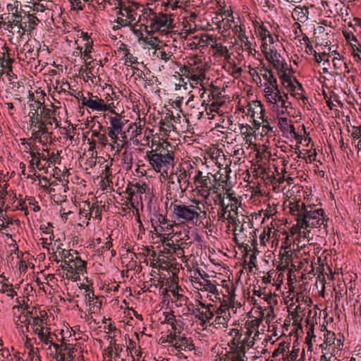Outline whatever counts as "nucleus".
I'll return each instance as SVG.
<instances>
[{"label":"nucleus","instance_id":"nucleus-8","mask_svg":"<svg viewBox=\"0 0 361 361\" xmlns=\"http://www.w3.org/2000/svg\"><path fill=\"white\" fill-rule=\"evenodd\" d=\"M226 91L225 84L222 87L217 85H212L211 94L212 97V102L210 105L211 111H215L222 117V122L224 121V112L221 108L224 106L226 99L222 92Z\"/></svg>","mask_w":361,"mask_h":361},{"label":"nucleus","instance_id":"nucleus-16","mask_svg":"<svg viewBox=\"0 0 361 361\" xmlns=\"http://www.w3.org/2000/svg\"><path fill=\"white\" fill-rule=\"evenodd\" d=\"M14 62V59L8 58L1 62V69L0 70V75L6 73L8 76L9 81L13 79H17V75L13 73L12 64Z\"/></svg>","mask_w":361,"mask_h":361},{"label":"nucleus","instance_id":"nucleus-30","mask_svg":"<svg viewBox=\"0 0 361 361\" xmlns=\"http://www.w3.org/2000/svg\"><path fill=\"white\" fill-rule=\"evenodd\" d=\"M133 9L130 8L129 7H123L121 6V9L116 13L117 16H121L123 17H126L130 21H133L135 20V17L132 14Z\"/></svg>","mask_w":361,"mask_h":361},{"label":"nucleus","instance_id":"nucleus-7","mask_svg":"<svg viewBox=\"0 0 361 361\" xmlns=\"http://www.w3.org/2000/svg\"><path fill=\"white\" fill-rule=\"evenodd\" d=\"M231 193L229 192V190L227 188V199L229 200L231 204H227V209L230 207L231 209L228 211L229 214L227 216V223L228 225L227 226V232L230 231V228L232 226V231L233 232V235H235L234 239L236 240V232L238 231V227H239V231L242 232L243 224H241V221L238 219V205L240 204L238 200L235 197H233L231 196Z\"/></svg>","mask_w":361,"mask_h":361},{"label":"nucleus","instance_id":"nucleus-44","mask_svg":"<svg viewBox=\"0 0 361 361\" xmlns=\"http://www.w3.org/2000/svg\"><path fill=\"white\" fill-rule=\"evenodd\" d=\"M63 350L68 352V358L73 360V353L74 352V348L71 346V345L65 344Z\"/></svg>","mask_w":361,"mask_h":361},{"label":"nucleus","instance_id":"nucleus-11","mask_svg":"<svg viewBox=\"0 0 361 361\" xmlns=\"http://www.w3.org/2000/svg\"><path fill=\"white\" fill-rule=\"evenodd\" d=\"M224 147V144L223 143V140H221V142H219L217 147L213 149L212 158L215 161L216 164L219 169L217 172L224 173L226 176V167H224L226 164V155L223 149Z\"/></svg>","mask_w":361,"mask_h":361},{"label":"nucleus","instance_id":"nucleus-17","mask_svg":"<svg viewBox=\"0 0 361 361\" xmlns=\"http://www.w3.org/2000/svg\"><path fill=\"white\" fill-rule=\"evenodd\" d=\"M265 57L267 61L273 64L276 69L281 71L284 68L283 63L280 60L281 55L276 49H270L269 53H266Z\"/></svg>","mask_w":361,"mask_h":361},{"label":"nucleus","instance_id":"nucleus-19","mask_svg":"<svg viewBox=\"0 0 361 361\" xmlns=\"http://www.w3.org/2000/svg\"><path fill=\"white\" fill-rule=\"evenodd\" d=\"M227 293V311L229 312V315L231 316L230 311H232L233 314H236L238 309L240 308L241 304L238 301H235V295L233 290H229L228 286Z\"/></svg>","mask_w":361,"mask_h":361},{"label":"nucleus","instance_id":"nucleus-28","mask_svg":"<svg viewBox=\"0 0 361 361\" xmlns=\"http://www.w3.org/2000/svg\"><path fill=\"white\" fill-rule=\"evenodd\" d=\"M26 147L29 148V149H30V152L29 153L30 154V157L32 158V159H35L36 160V164H35L36 167L38 168L39 170H41V169L39 168V164H40V161H39V152H34L33 151V149L38 150L39 147L37 146L32 147L30 143H27Z\"/></svg>","mask_w":361,"mask_h":361},{"label":"nucleus","instance_id":"nucleus-42","mask_svg":"<svg viewBox=\"0 0 361 361\" xmlns=\"http://www.w3.org/2000/svg\"><path fill=\"white\" fill-rule=\"evenodd\" d=\"M132 188L136 189V192L140 194L145 193L146 191V184H140L139 183H136L132 185Z\"/></svg>","mask_w":361,"mask_h":361},{"label":"nucleus","instance_id":"nucleus-1","mask_svg":"<svg viewBox=\"0 0 361 361\" xmlns=\"http://www.w3.org/2000/svg\"><path fill=\"white\" fill-rule=\"evenodd\" d=\"M213 180L204 176L195 183L197 187L206 188L209 189L210 195L214 200V204L219 206L217 210V223L220 228L224 227V223L226 221V206L224 199L226 197V176L224 173L216 172L212 174Z\"/></svg>","mask_w":361,"mask_h":361},{"label":"nucleus","instance_id":"nucleus-46","mask_svg":"<svg viewBox=\"0 0 361 361\" xmlns=\"http://www.w3.org/2000/svg\"><path fill=\"white\" fill-rule=\"evenodd\" d=\"M115 22L118 23L121 27H127L130 25V22L127 19H123L121 17H118Z\"/></svg>","mask_w":361,"mask_h":361},{"label":"nucleus","instance_id":"nucleus-49","mask_svg":"<svg viewBox=\"0 0 361 361\" xmlns=\"http://www.w3.org/2000/svg\"><path fill=\"white\" fill-rule=\"evenodd\" d=\"M264 92L265 93V96L267 94H272L275 91V88L273 87L272 85H268V83H264Z\"/></svg>","mask_w":361,"mask_h":361},{"label":"nucleus","instance_id":"nucleus-25","mask_svg":"<svg viewBox=\"0 0 361 361\" xmlns=\"http://www.w3.org/2000/svg\"><path fill=\"white\" fill-rule=\"evenodd\" d=\"M265 73L264 74H262L263 78L267 81L266 83H268V85H271L274 87L275 89L277 88V80L276 78L274 77L273 73L268 70L267 68L264 69Z\"/></svg>","mask_w":361,"mask_h":361},{"label":"nucleus","instance_id":"nucleus-13","mask_svg":"<svg viewBox=\"0 0 361 361\" xmlns=\"http://www.w3.org/2000/svg\"><path fill=\"white\" fill-rule=\"evenodd\" d=\"M111 112L116 114V116L109 118L110 126L109 128L121 133L122 137L124 138L126 135L125 133H123L122 129L127 122V120H123L121 116L116 114L114 110H112Z\"/></svg>","mask_w":361,"mask_h":361},{"label":"nucleus","instance_id":"nucleus-60","mask_svg":"<svg viewBox=\"0 0 361 361\" xmlns=\"http://www.w3.org/2000/svg\"><path fill=\"white\" fill-rule=\"evenodd\" d=\"M144 15H145L147 17L154 18V16L157 14L152 8H145Z\"/></svg>","mask_w":361,"mask_h":361},{"label":"nucleus","instance_id":"nucleus-12","mask_svg":"<svg viewBox=\"0 0 361 361\" xmlns=\"http://www.w3.org/2000/svg\"><path fill=\"white\" fill-rule=\"evenodd\" d=\"M221 288L217 287L215 283L209 281H207L206 283V290L214 295L216 300H219L220 303L226 302V295L223 292V288H226V279H221Z\"/></svg>","mask_w":361,"mask_h":361},{"label":"nucleus","instance_id":"nucleus-23","mask_svg":"<svg viewBox=\"0 0 361 361\" xmlns=\"http://www.w3.org/2000/svg\"><path fill=\"white\" fill-rule=\"evenodd\" d=\"M71 261L73 263L75 274H83L86 271V262L82 260L80 257H76L74 259H71Z\"/></svg>","mask_w":361,"mask_h":361},{"label":"nucleus","instance_id":"nucleus-33","mask_svg":"<svg viewBox=\"0 0 361 361\" xmlns=\"http://www.w3.org/2000/svg\"><path fill=\"white\" fill-rule=\"evenodd\" d=\"M71 262H73L71 261V259L64 260L63 263L61 264L60 267L63 270H66L67 271H68L71 274H75L73 264H71Z\"/></svg>","mask_w":361,"mask_h":361},{"label":"nucleus","instance_id":"nucleus-24","mask_svg":"<svg viewBox=\"0 0 361 361\" xmlns=\"http://www.w3.org/2000/svg\"><path fill=\"white\" fill-rule=\"evenodd\" d=\"M23 51H24L25 57L30 59V60H35L36 58L38 57L39 53L37 51H35L34 49L31 47V45L29 44V42H27L22 48Z\"/></svg>","mask_w":361,"mask_h":361},{"label":"nucleus","instance_id":"nucleus-35","mask_svg":"<svg viewBox=\"0 0 361 361\" xmlns=\"http://www.w3.org/2000/svg\"><path fill=\"white\" fill-rule=\"evenodd\" d=\"M125 57L126 58V61L125 63V65L127 66H130V64L136 63H137V59L130 52L128 49L126 50L125 52Z\"/></svg>","mask_w":361,"mask_h":361},{"label":"nucleus","instance_id":"nucleus-50","mask_svg":"<svg viewBox=\"0 0 361 361\" xmlns=\"http://www.w3.org/2000/svg\"><path fill=\"white\" fill-rule=\"evenodd\" d=\"M257 257L255 254H251L249 257V266L251 269L252 267H256L257 264Z\"/></svg>","mask_w":361,"mask_h":361},{"label":"nucleus","instance_id":"nucleus-58","mask_svg":"<svg viewBox=\"0 0 361 361\" xmlns=\"http://www.w3.org/2000/svg\"><path fill=\"white\" fill-rule=\"evenodd\" d=\"M41 341H42L43 343H44L45 344H49L51 343L52 345V338L51 337V336L49 334L48 335H45L44 334H43V337H42V339H40Z\"/></svg>","mask_w":361,"mask_h":361},{"label":"nucleus","instance_id":"nucleus-40","mask_svg":"<svg viewBox=\"0 0 361 361\" xmlns=\"http://www.w3.org/2000/svg\"><path fill=\"white\" fill-rule=\"evenodd\" d=\"M25 319L21 322L25 323L26 329H28V326L31 324V319H33V313L32 311H27L25 314Z\"/></svg>","mask_w":361,"mask_h":361},{"label":"nucleus","instance_id":"nucleus-48","mask_svg":"<svg viewBox=\"0 0 361 361\" xmlns=\"http://www.w3.org/2000/svg\"><path fill=\"white\" fill-rule=\"evenodd\" d=\"M33 11L35 12H44L46 9L45 6L39 3H33Z\"/></svg>","mask_w":361,"mask_h":361},{"label":"nucleus","instance_id":"nucleus-57","mask_svg":"<svg viewBox=\"0 0 361 361\" xmlns=\"http://www.w3.org/2000/svg\"><path fill=\"white\" fill-rule=\"evenodd\" d=\"M42 105V103L39 101H35L34 104H30L29 106L31 110L37 111L38 109H39Z\"/></svg>","mask_w":361,"mask_h":361},{"label":"nucleus","instance_id":"nucleus-62","mask_svg":"<svg viewBox=\"0 0 361 361\" xmlns=\"http://www.w3.org/2000/svg\"><path fill=\"white\" fill-rule=\"evenodd\" d=\"M268 32H269L267 30V29L265 27H264V26L261 27L260 35H261L263 41H264L266 39V38L267 37Z\"/></svg>","mask_w":361,"mask_h":361},{"label":"nucleus","instance_id":"nucleus-41","mask_svg":"<svg viewBox=\"0 0 361 361\" xmlns=\"http://www.w3.org/2000/svg\"><path fill=\"white\" fill-rule=\"evenodd\" d=\"M22 23L23 25L19 27V29L22 30V35H23L25 32H31L32 30L35 29L34 26H31L30 24H28L27 21L23 22Z\"/></svg>","mask_w":361,"mask_h":361},{"label":"nucleus","instance_id":"nucleus-4","mask_svg":"<svg viewBox=\"0 0 361 361\" xmlns=\"http://www.w3.org/2000/svg\"><path fill=\"white\" fill-rule=\"evenodd\" d=\"M179 202V204L173 205V213L178 219L192 225H198L202 222V216L200 212L197 211L198 209L200 210V207L194 205L188 206L180 201Z\"/></svg>","mask_w":361,"mask_h":361},{"label":"nucleus","instance_id":"nucleus-38","mask_svg":"<svg viewBox=\"0 0 361 361\" xmlns=\"http://www.w3.org/2000/svg\"><path fill=\"white\" fill-rule=\"evenodd\" d=\"M106 133L108 134L109 137L111 138L112 142L114 143H116L117 140H118V135H121L118 132H116L114 130L109 128V127L106 128Z\"/></svg>","mask_w":361,"mask_h":361},{"label":"nucleus","instance_id":"nucleus-64","mask_svg":"<svg viewBox=\"0 0 361 361\" xmlns=\"http://www.w3.org/2000/svg\"><path fill=\"white\" fill-rule=\"evenodd\" d=\"M54 358L57 360L58 361H66V355L61 353H57L54 356Z\"/></svg>","mask_w":361,"mask_h":361},{"label":"nucleus","instance_id":"nucleus-51","mask_svg":"<svg viewBox=\"0 0 361 361\" xmlns=\"http://www.w3.org/2000/svg\"><path fill=\"white\" fill-rule=\"evenodd\" d=\"M7 193V185H4L2 190L0 191V200H1V205L4 204V200L6 197Z\"/></svg>","mask_w":361,"mask_h":361},{"label":"nucleus","instance_id":"nucleus-61","mask_svg":"<svg viewBox=\"0 0 361 361\" xmlns=\"http://www.w3.org/2000/svg\"><path fill=\"white\" fill-rule=\"evenodd\" d=\"M16 209L20 210H27V207L24 200H20L18 204L16 205Z\"/></svg>","mask_w":361,"mask_h":361},{"label":"nucleus","instance_id":"nucleus-2","mask_svg":"<svg viewBox=\"0 0 361 361\" xmlns=\"http://www.w3.org/2000/svg\"><path fill=\"white\" fill-rule=\"evenodd\" d=\"M220 8L213 21L216 25L214 30H217L218 33L215 35L209 37V42L212 49V57L214 63H218L222 68L226 69V23L224 22L226 15V9L221 4Z\"/></svg>","mask_w":361,"mask_h":361},{"label":"nucleus","instance_id":"nucleus-22","mask_svg":"<svg viewBox=\"0 0 361 361\" xmlns=\"http://www.w3.org/2000/svg\"><path fill=\"white\" fill-rule=\"evenodd\" d=\"M85 206H87V210L85 213V217L87 219H90L92 217V213L94 212L95 218L101 219L102 209L99 208L97 203L90 205L89 202H84Z\"/></svg>","mask_w":361,"mask_h":361},{"label":"nucleus","instance_id":"nucleus-21","mask_svg":"<svg viewBox=\"0 0 361 361\" xmlns=\"http://www.w3.org/2000/svg\"><path fill=\"white\" fill-rule=\"evenodd\" d=\"M307 205L304 202H290V212L293 215L296 216L297 224L300 219V213L305 211Z\"/></svg>","mask_w":361,"mask_h":361},{"label":"nucleus","instance_id":"nucleus-3","mask_svg":"<svg viewBox=\"0 0 361 361\" xmlns=\"http://www.w3.org/2000/svg\"><path fill=\"white\" fill-rule=\"evenodd\" d=\"M325 221L324 211L322 209H315L313 206L308 205L306 209L300 213V219L297 226L303 229L318 228L322 225L326 226Z\"/></svg>","mask_w":361,"mask_h":361},{"label":"nucleus","instance_id":"nucleus-26","mask_svg":"<svg viewBox=\"0 0 361 361\" xmlns=\"http://www.w3.org/2000/svg\"><path fill=\"white\" fill-rule=\"evenodd\" d=\"M280 78L282 80L283 85H284L286 87L290 88L291 91L296 90L297 87L294 85L293 82L286 73V72H283L280 75Z\"/></svg>","mask_w":361,"mask_h":361},{"label":"nucleus","instance_id":"nucleus-31","mask_svg":"<svg viewBox=\"0 0 361 361\" xmlns=\"http://www.w3.org/2000/svg\"><path fill=\"white\" fill-rule=\"evenodd\" d=\"M21 13L25 14V11H23L22 9L20 11L19 13H18L17 10L16 11V13H13V17H14L15 18L11 22H13L15 26L18 27H21V25H23L22 20L25 18V16H22Z\"/></svg>","mask_w":361,"mask_h":361},{"label":"nucleus","instance_id":"nucleus-36","mask_svg":"<svg viewBox=\"0 0 361 361\" xmlns=\"http://www.w3.org/2000/svg\"><path fill=\"white\" fill-rule=\"evenodd\" d=\"M164 322L172 326L173 328H176L174 322L176 321L175 316L173 312H164Z\"/></svg>","mask_w":361,"mask_h":361},{"label":"nucleus","instance_id":"nucleus-43","mask_svg":"<svg viewBox=\"0 0 361 361\" xmlns=\"http://www.w3.org/2000/svg\"><path fill=\"white\" fill-rule=\"evenodd\" d=\"M352 137L355 140H361V126L354 127L352 132Z\"/></svg>","mask_w":361,"mask_h":361},{"label":"nucleus","instance_id":"nucleus-54","mask_svg":"<svg viewBox=\"0 0 361 361\" xmlns=\"http://www.w3.org/2000/svg\"><path fill=\"white\" fill-rule=\"evenodd\" d=\"M157 56L159 57L163 61H164L165 62L168 61L169 60V59H170V56H169V54H166L164 51H159L158 53Z\"/></svg>","mask_w":361,"mask_h":361},{"label":"nucleus","instance_id":"nucleus-15","mask_svg":"<svg viewBox=\"0 0 361 361\" xmlns=\"http://www.w3.org/2000/svg\"><path fill=\"white\" fill-rule=\"evenodd\" d=\"M40 117L42 118V121L45 122V124H48L49 126H51L54 123H56V127L59 126V121L55 118L54 110L44 106L40 111Z\"/></svg>","mask_w":361,"mask_h":361},{"label":"nucleus","instance_id":"nucleus-9","mask_svg":"<svg viewBox=\"0 0 361 361\" xmlns=\"http://www.w3.org/2000/svg\"><path fill=\"white\" fill-rule=\"evenodd\" d=\"M150 27L153 31L165 30L173 27V19L166 13H159L150 18Z\"/></svg>","mask_w":361,"mask_h":361},{"label":"nucleus","instance_id":"nucleus-29","mask_svg":"<svg viewBox=\"0 0 361 361\" xmlns=\"http://www.w3.org/2000/svg\"><path fill=\"white\" fill-rule=\"evenodd\" d=\"M49 135V127L39 128V129L35 133L36 138L39 139V142L43 145H46L45 142H42L41 137H43L45 140H47Z\"/></svg>","mask_w":361,"mask_h":361},{"label":"nucleus","instance_id":"nucleus-5","mask_svg":"<svg viewBox=\"0 0 361 361\" xmlns=\"http://www.w3.org/2000/svg\"><path fill=\"white\" fill-rule=\"evenodd\" d=\"M241 336L239 331L232 329L227 335L228 345L231 352H227V361H245V351L243 345L241 344Z\"/></svg>","mask_w":361,"mask_h":361},{"label":"nucleus","instance_id":"nucleus-18","mask_svg":"<svg viewBox=\"0 0 361 361\" xmlns=\"http://www.w3.org/2000/svg\"><path fill=\"white\" fill-rule=\"evenodd\" d=\"M172 339H174L175 341V343L173 344V345L176 348L185 350L186 349H188V350H192L194 348V345L190 338L183 336L176 338V335H174Z\"/></svg>","mask_w":361,"mask_h":361},{"label":"nucleus","instance_id":"nucleus-32","mask_svg":"<svg viewBox=\"0 0 361 361\" xmlns=\"http://www.w3.org/2000/svg\"><path fill=\"white\" fill-rule=\"evenodd\" d=\"M144 42L145 44L151 47L153 49H159V44L161 43V41L155 37H146L144 39Z\"/></svg>","mask_w":361,"mask_h":361},{"label":"nucleus","instance_id":"nucleus-20","mask_svg":"<svg viewBox=\"0 0 361 361\" xmlns=\"http://www.w3.org/2000/svg\"><path fill=\"white\" fill-rule=\"evenodd\" d=\"M226 311V302H221L220 306L216 309V316L215 317L213 322L214 326L216 329L219 328L221 325L224 327L226 326V317L222 315Z\"/></svg>","mask_w":361,"mask_h":361},{"label":"nucleus","instance_id":"nucleus-14","mask_svg":"<svg viewBox=\"0 0 361 361\" xmlns=\"http://www.w3.org/2000/svg\"><path fill=\"white\" fill-rule=\"evenodd\" d=\"M82 104L89 107L92 110H97L99 111H106L109 110L108 106L105 104L104 101L102 99L97 97V99H87L85 97H82Z\"/></svg>","mask_w":361,"mask_h":361},{"label":"nucleus","instance_id":"nucleus-27","mask_svg":"<svg viewBox=\"0 0 361 361\" xmlns=\"http://www.w3.org/2000/svg\"><path fill=\"white\" fill-rule=\"evenodd\" d=\"M195 312H199V315H196V317H198L199 319L204 322H209V320L214 316V312L212 311L210 308H209L208 311L205 312H201L199 308H196Z\"/></svg>","mask_w":361,"mask_h":361},{"label":"nucleus","instance_id":"nucleus-10","mask_svg":"<svg viewBox=\"0 0 361 361\" xmlns=\"http://www.w3.org/2000/svg\"><path fill=\"white\" fill-rule=\"evenodd\" d=\"M231 29L234 34L240 41L247 39L242 27L241 20L239 17L235 18L232 10H227V28Z\"/></svg>","mask_w":361,"mask_h":361},{"label":"nucleus","instance_id":"nucleus-6","mask_svg":"<svg viewBox=\"0 0 361 361\" xmlns=\"http://www.w3.org/2000/svg\"><path fill=\"white\" fill-rule=\"evenodd\" d=\"M163 146H158L155 150L149 151L147 152V157L149 164L153 169L157 171H160L163 166H166L173 161V152L168 150L166 153L162 154L161 152L157 153L158 151L164 150Z\"/></svg>","mask_w":361,"mask_h":361},{"label":"nucleus","instance_id":"nucleus-39","mask_svg":"<svg viewBox=\"0 0 361 361\" xmlns=\"http://www.w3.org/2000/svg\"><path fill=\"white\" fill-rule=\"evenodd\" d=\"M213 351L217 353L214 361H226V354L223 353V348H221V352H220L219 347L214 348Z\"/></svg>","mask_w":361,"mask_h":361},{"label":"nucleus","instance_id":"nucleus-59","mask_svg":"<svg viewBox=\"0 0 361 361\" xmlns=\"http://www.w3.org/2000/svg\"><path fill=\"white\" fill-rule=\"evenodd\" d=\"M4 49H6V51L1 53V56L0 58L1 62H2L3 61H5V59L10 58V54L8 53V48L6 47H4Z\"/></svg>","mask_w":361,"mask_h":361},{"label":"nucleus","instance_id":"nucleus-55","mask_svg":"<svg viewBox=\"0 0 361 361\" xmlns=\"http://www.w3.org/2000/svg\"><path fill=\"white\" fill-rule=\"evenodd\" d=\"M187 177V173L185 169L180 170V173L177 176L178 182L179 184H181V180ZM180 188H181V185H180Z\"/></svg>","mask_w":361,"mask_h":361},{"label":"nucleus","instance_id":"nucleus-53","mask_svg":"<svg viewBox=\"0 0 361 361\" xmlns=\"http://www.w3.org/2000/svg\"><path fill=\"white\" fill-rule=\"evenodd\" d=\"M266 97L267 102H269L270 104H271L273 106L272 108H275L276 106V100L273 98V94H267Z\"/></svg>","mask_w":361,"mask_h":361},{"label":"nucleus","instance_id":"nucleus-56","mask_svg":"<svg viewBox=\"0 0 361 361\" xmlns=\"http://www.w3.org/2000/svg\"><path fill=\"white\" fill-rule=\"evenodd\" d=\"M2 25L6 26V27L4 28L5 30L13 29V27L15 26L13 22H11V20H8V22L0 21V27Z\"/></svg>","mask_w":361,"mask_h":361},{"label":"nucleus","instance_id":"nucleus-37","mask_svg":"<svg viewBox=\"0 0 361 361\" xmlns=\"http://www.w3.org/2000/svg\"><path fill=\"white\" fill-rule=\"evenodd\" d=\"M25 17L27 18V23L28 24H30L31 26H36L38 25V23H39V20L34 15V14H30V13H26L25 12Z\"/></svg>","mask_w":361,"mask_h":361},{"label":"nucleus","instance_id":"nucleus-47","mask_svg":"<svg viewBox=\"0 0 361 361\" xmlns=\"http://www.w3.org/2000/svg\"><path fill=\"white\" fill-rule=\"evenodd\" d=\"M92 42H87L85 44V49L84 51L85 56H86L87 59H90L91 56H90V53L92 52Z\"/></svg>","mask_w":361,"mask_h":361},{"label":"nucleus","instance_id":"nucleus-63","mask_svg":"<svg viewBox=\"0 0 361 361\" xmlns=\"http://www.w3.org/2000/svg\"><path fill=\"white\" fill-rule=\"evenodd\" d=\"M60 155V152L58 151L57 153L55 154L54 153H52L50 157L48 159V161L49 164H53L54 162H56V159H58V157Z\"/></svg>","mask_w":361,"mask_h":361},{"label":"nucleus","instance_id":"nucleus-45","mask_svg":"<svg viewBox=\"0 0 361 361\" xmlns=\"http://www.w3.org/2000/svg\"><path fill=\"white\" fill-rule=\"evenodd\" d=\"M43 319L40 318L39 316L36 315L33 317L32 322H31V325L35 326L37 327L40 326L42 327Z\"/></svg>","mask_w":361,"mask_h":361},{"label":"nucleus","instance_id":"nucleus-34","mask_svg":"<svg viewBox=\"0 0 361 361\" xmlns=\"http://www.w3.org/2000/svg\"><path fill=\"white\" fill-rule=\"evenodd\" d=\"M174 298H176L175 303L177 307H181L183 302H186L187 298L183 295L178 294L176 290H172Z\"/></svg>","mask_w":361,"mask_h":361},{"label":"nucleus","instance_id":"nucleus-52","mask_svg":"<svg viewBox=\"0 0 361 361\" xmlns=\"http://www.w3.org/2000/svg\"><path fill=\"white\" fill-rule=\"evenodd\" d=\"M42 117L40 116H36L34 118H30L31 128H37L38 123L39 121H41Z\"/></svg>","mask_w":361,"mask_h":361}]
</instances>
